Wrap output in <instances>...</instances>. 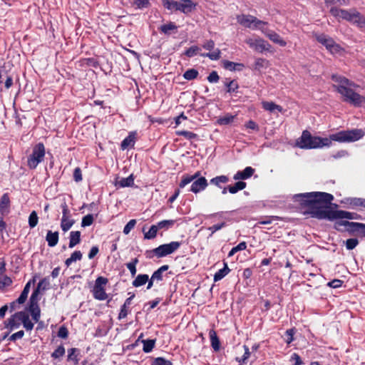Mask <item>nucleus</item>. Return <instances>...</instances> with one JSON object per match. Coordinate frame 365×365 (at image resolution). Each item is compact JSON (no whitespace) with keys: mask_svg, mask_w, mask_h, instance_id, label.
<instances>
[{"mask_svg":"<svg viewBox=\"0 0 365 365\" xmlns=\"http://www.w3.org/2000/svg\"><path fill=\"white\" fill-rule=\"evenodd\" d=\"M45 156V148L43 144L38 143L36 145L32 150L31 153L28 156L27 165L31 169H35L37 165L42 162Z\"/></svg>","mask_w":365,"mask_h":365,"instance_id":"nucleus-6","label":"nucleus"},{"mask_svg":"<svg viewBox=\"0 0 365 365\" xmlns=\"http://www.w3.org/2000/svg\"><path fill=\"white\" fill-rule=\"evenodd\" d=\"M207 186V180L204 177H200L192 182L190 191L197 193L205 189Z\"/></svg>","mask_w":365,"mask_h":365,"instance_id":"nucleus-17","label":"nucleus"},{"mask_svg":"<svg viewBox=\"0 0 365 365\" xmlns=\"http://www.w3.org/2000/svg\"><path fill=\"white\" fill-rule=\"evenodd\" d=\"M262 108L270 113H277V112L284 113V110L282 106L274 103L272 101H262Z\"/></svg>","mask_w":365,"mask_h":365,"instance_id":"nucleus-18","label":"nucleus"},{"mask_svg":"<svg viewBox=\"0 0 365 365\" xmlns=\"http://www.w3.org/2000/svg\"><path fill=\"white\" fill-rule=\"evenodd\" d=\"M234 118V115H227L222 118H219L218 123L220 125H227L233 121Z\"/></svg>","mask_w":365,"mask_h":365,"instance_id":"nucleus-50","label":"nucleus"},{"mask_svg":"<svg viewBox=\"0 0 365 365\" xmlns=\"http://www.w3.org/2000/svg\"><path fill=\"white\" fill-rule=\"evenodd\" d=\"M163 4L165 9L173 12L178 11V1L175 0H163Z\"/></svg>","mask_w":365,"mask_h":365,"instance_id":"nucleus-32","label":"nucleus"},{"mask_svg":"<svg viewBox=\"0 0 365 365\" xmlns=\"http://www.w3.org/2000/svg\"><path fill=\"white\" fill-rule=\"evenodd\" d=\"M230 269L227 266L226 262L224 263V267L218 270L215 274L214 275V281L217 282L221 280L223 277H225L229 272Z\"/></svg>","mask_w":365,"mask_h":365,"instance_id":"nucleus-28","label":"nucleus"},{"mask_svg":"<svg viewBox=\"0 0 365 365\" xmlns=\"http://www.w3.org/2000/svg\"><path fill=\"white\" fill-rule=\"evenodd\" d=\"M177 29V26L173 23H168L164 25H162L160 28V31L164 34H170V32L173 30Z\"/></svg>","mask_w":365,"mask_h":365,"instance_id":"nucleus-44","label":"nucleus"},{"mask_svg":"<svg viewBox=\"0 0 365 365\" xmlns=\"http://www.w3.org/2000/svg\"><path fill=\"white\" fill-rule=\"evenodd\" d=\"M176 133L178 135H182L185 138L189 139V140L193 139V138H196V136H197L196 134H195L192 132H190V131H186V130H178L176 132Z\"/></svg>","mask_w":365,"mask_h":365,"instance_id":"nucleus-53","label":"nucleus"},{"mask_svg":"<svg viewBox=\"0 0 365 365\" xmlns=\"http://www.w3.org/2000/svg\"><path fill=\"white\" fill-rule=\"evenodd\" d=\"M69 247L73 248L76 245L80 242L81 240V232L80 231H73L70 233L69 237Z\"/></svg>","mask_w":365,"mask_h":365,"instance_id":"nucleus-27","label":"nucleus"},{"mask_svg":"<svg viewBox=\"0 0 365 365\" xmlns=\"http://www.w3.org/2000/svg\"><path fill=\"white\" fill-rule=\"evenodd\" d=\"M203 48L212 51V52L207 53H201V56L202 57H207L211 60L216 61L218 60L220 58L221 51L218 48H215V43L212 40L207 41L205 42L202 45Z\"/></svg>","mask_w":365,"mask_h":365,"instance_id":"nucleus-12","label":"nucleus"},{"mask_svg":"<svg viewBox=\"0 0 365 365\" xmlns=\"http://www.w3.org/2000/svg\"><path fill=\"white\" fill-rule=\"evenodd\" d=\"M196 6L197 4L192 0H180L178 5V11L187 14L193 11Z\"/></svg>","mask_w":365,"mask_h":365,"instance_id":"nucleus-15","label":"nucleus"},{"mask_svg":"<svg viewBox=\"0 0 365 365\" xmlns=\"http://www.w3.org/2000/svg\"><path fill=\"white\" fill-rule=\"evenodd\" d=\"M331 78L336 83L334 86L344 98V101L354 106H359L365 102V97L361 96L353 90V88L355 87L354 83L344 77L337 75H333Z\"/></svg>","mask_w":365,"mask_h":365,"instance_id":"nucleus-3","label":"nucleus"},{"mask_svg":"<svg viewBox=\"0 0 365 365\" xmlns=\"http://www.w3.org/2000/svg\"><path fill=\"white\" fill-rule=\"evenodd\" d=\"M345 244L347 250H353L357 246V245L359 244V241L356 238H351L348 239L345 242Z\"/></svg>","mask_w":365,"mask_h":365,"instance_id":"nucleus-51","label":"nucleus"},{"mask_svg":"<svg viewBox=\"0 0 365 365\" xmlns=\"http://www.w3.org/2000/svg\"><path fill=\"white\" fill-rule=\"evenodd\" d=\"M227 91L230 93L235 91L236 89L238 88V86L235 81H231L227 84Z\"/></svg>","mask_w":365,"mask_h":365,"instance_id":"nucleus-62","label":"nucleus"},{"mask_svg":"<svg viewBox=\"0 0 365 365\" xmlns=\"http://www.w3.org/2000/svg\"><path fill=\"white\" fill-rule=\"evenodd\" d=\"M180 245L179 242H171L168 244L160 245L153 250V252L158 257H165L176 251L180 247Z\"/></svg>","mask_w":365,"mask_h":365,"instance_id":"nucleus-10","label":"nucleus"},{"mask_svg":"<svg viewBox=\"0 0 365 365\" xmlns=\"http://www.w3.org/2000/svg\"><path fill=\"white\" fill-rule=\"evenodd\" d=\"M246 187V183L240 181L236 182L234 185H230L228 186V190L230 193L235 194L239 190H243Z\"/></svg>","mask_w":365,"mask_h":365,"instance_id":"nucleus-37","label":"nucleus"},{"mask_svg":"<svg viewBox=\"0 0 365 365\" xmlns=\"http://www.w3.org/2000/svg\"><path fill=\"white\" fill-rule=\"evenodd\" d=\"M9 198L7 194L3 195L0 200V212L2 215L7 214L9 207Z\"/></svg>","mask_w":365,"mask_h":365,"instance_id":"nucleus-24","label":"nucleus"},{"mask_svg":"<svg viewBox=\"0 0 365 365\" xmlns=\"http://www.w3.org/2000/svg\"><path fill=\"white\" fill-rule=\"evenodd\" d=\"M341 227H344L348 230L361 231L365 233V224L363 223L349 222L342 220L336 221L334 223V227L336 230H340Z\"/></svg>","mask_w":365,"mask_h":365,"instance_id":"nucleus-11","label":"nucleus"},{"mask_svg":"<svg viewBox=\"0 0 365 365\" xmlns=\"http://www.w3.org/2000/svg\"><path fill=\"white\" fill-rule=\"evenodd\" d=\"M199 176V173H195L194 175L192 176H185L182 178L181 182H180L179 186L180 187H184L187 184L192 182L195 179H196Z\"/></svg>","mask_w":365,"mask_h":365,"instance_id":"nucleus-39","label":"nucleus"},{"mask_svg":"<svg viewBox=\"0 0 365 365\" xmlns=\"http://www.w3.org/2000/svg\"><path fill=\"white\" fill-rule=\"evenodd\" d=\"M11 284V279L5 275H1L0 276V288L3 289L8 286H9Z\"/></svg>","mask_w":365,"mask_h":365,"instance_id":"nucleus-47","label":"nucleus"},{"mask_svg":"<svg viewBox=\"0 0 365 365\" xmlns=\"http://www.w3.org/2000/svg\"><path fill=\"white\" fill-rule=\"evenodd\" d=\"M237 22L242 26L253 29L261 31L263 27L267 25V23L261 21L251 15H239L237 16Z\"/></svg>","mask_w":365,"mask_h":365,"instance_id":"nucleus-5","label":"nucleus"},{"mask_svg":"<svg viewBox=\"0 0 365 365\" xmlns=\"http://www.w3.org/2000/svg\"><path fill=\"white\" fill-rule=\"evenodd\" d=\"M245 42L251 48L259 53L270 51L272 48V46L260 37H251L247 38Z\"/></svg>","mask_w":365,"mask_h":365,"instance_id":"nucleus-8","label":"nucleus"},{"mask_svg":"<svg viewBox=\"0 0 365 365\" xmlns=\"http://www.w3.org/2000/svg\"><path fill=\"white\" fill-rule=\"evenodd\" d=\"M138 263V258H135V259H132L131 262L126 264V267L130 272L132 277H134L136 274V272H137L136 264Z\"/></svg>","mask_w":365,"mask_h":365,"instance_id":"nucleus-42","label":"nucleus"},{"mask_svg":"<svg viewBox=\"0 0 365 365\" xmlns=\"http://www.w3.org/2000/svg\"><path fill=\"white\" fill-rule=\"evenodd\" d=\"M255 172V170L251 167H247L242 171H238L235 175V180H246L250 178Z\"/></svg>","mask_w":365,"mask_h":365,"instance_id":"nucleus-19","label":"nucleus"},{"mask_svg":"<svg viewBox=\"0 0 365 365\" xmlns=\"http://www.w3.org/2000/svg\"><path fill=\"white\" fill-rule=\"evenodd\" d=\"M228 181V178L225 175H220L212 178L210 182L211 183L219 186L220 183H226Z\"/></svg>","mask_w":365,"mask_h":365,"instance_id":"nucleus-45","label":"nucleus"},{"mask_svg":"<svg viewBox=\"0 0 365 365\" xmlns=\"http://www.w3.org/2000/svg\"><path fill=\"white\" fill-rule=\"evenodd\" d=\"M209 335L212 348L215 351L218 350L220 348V341L217 336L216 332L214 330H210L209 332Z\"/></svg>","mask_w":365,"mask_h":365,"instance_id":"nucleus-36","label":"nucleus"},{"mask_svg":"<svg viewBox=\"0 0 365 365\" xmlns=\"http://www.w3.org/2000/svg\"><path fill=\"white\" fill-rule=\"evenodd\" d=\"M134 184V178L133 175H130L128 178H121L118 181L116 182L115 186H118L120 187H132Z\"/></svg>","mask_w":365,"mask_h":365,"instance_id":"nucleus-25","label":"nucleus"},{"mask_svg":"<svg viewBox=\"0 0 365 365\" xmlns=\"http://www.w3.org/2000/svg\"><path fill=\"white\" fill-rule=\"evenodd\" d=\"M141 342L143 344V351L145 353H149L154 348L155 344V339H148V340L142 339Z\"/></svg>","mask_w":365,"mask_h":365,"instance_id":"nucleus-33","label":"nucleus"},{"mask_svg":"<svg viewBox=\"0 0 365 365\" xmlns=\"http://www.w3.org/2000/svg\"><path fill=\"white\" fill-rule=\"evenodd\" d=\"M152 365H173L170 361L167 360L162 357L155 359Z\"/></svg>","mask_w":365,"mask_h":365,"instance_id":"nucleus-54","label":"nucleus"},{"mask_svg":"<svg viewBox=\"0 0 365 365\" xmlns=\"http://www.w3.org/2000/svg\"><path fill=\"white\" fill-rule=\"evenodd\" d=\"M197 75H198L197 71L194 69V68H191V69H189V70L186 71L184 73L183 77L186 80L190 81V80L196 78Z\"/></svg>","mask_w":365,"mask_h":365,"instance_id":"nucleus-43","label":"nucleus"},{"mask_svg":"<svg viewBox=\"0 0 365 365\" xmlns=\"http://www.w3.org/2000/svg\"><path fill=\"white\" fill-rule=\"evenodd\" d=\"M207 80L210 83H217L219 81V76L217 72L212 71L207 77Z\"/></svg>","mask_w":365,"mask_h":365,"instance_id":"nucleus-61","label":"nucleus"},{"mask_svg":"<svg viewBox=\"0 0 365 365\" xmlns=\"http://www.w3.org/2000/svg\"><path fill=\"white\" fill-rule=\"evenodd\" d=\"M315 38L326 48L334 55H342L344 49L330 37L324 34H316Z\"/></svg>","mask_w":365,"mask_h":365,"instance_id":"nucleus-7","label":"nucleus"},{"mask_svg":"<svg viewBox=\"0 0 365 365\" xmlns=\"http://www.w3.org/2000/svg\"><path fill=\"white\" fill-rule=\"evenodd\" d=\"M29 225L31 228L35 227L38 222V217L36 211H33L29 217Z\"/></svg>","mask_w":365,"mask_h":365,"instance_id":"nucleus-40","label":"nucleus"},{"mask_svg":"<svg viewBox=\"0 0 365 365\" xmlns=\"http://www.w3.org/2000/svg\"><path fill=\"white\" fill-rule=\"evenodd\" d=\"M136 224L135 220H130L127 225L124 227L123 233L125 235H128L130 232L134 228Z\"/></svg>","mask_w":365,"mask_h":365,"instance_id":"nucleus-52","label":"nucleus"},{"mask_svg":"<svg viewBox=\"0 0 365 365\" xmlns=\"http://www.w3.org/2000/svg\"><path fill=\"white\" fill-rule=\"evenodd\" d=\"M245 354L241 359L237 358L236 360L240 363H245L246 360L250 356V351L247 346L244 345Z\"/></svg>","mask_w":365,"mask_h":365,"instance_id":"nucleus-55","label":"nucleus"},{"mask_svg":"<svg viewBox=\"0 0 365 365\" xmlns=\"http://www.w3.org/2000/svg\"><path fill=\"white\" fill-rule=\"evenodd\" d=\"M261 31L266 37H267L274 43H276L282 47L286 46V41L274 31L268 29L265 26L264 27H263Z\"/></svg>","mask_w":365,"mask_h":365,"instance_id":"nucleus-13","label":"nucleus"},{"mask_svg":"<svg viewBox=\"0 0 365 365\" xmlns=\"http://www.w3.org/2000/svg\"><path fill=\"white\" fill-rule=\"evenodd\" d=\"M81 258L82 253L80 251H75L72 253L71 257L66 260L65 263L67 267H69L73 262L81 260Z\"/></svg>","mask_w":365,"mask_h":365,"instance_id":"nucleus-35","label":"nucleus"},{"mask_svg":"<svg viewBox=\"0 0 365 365\" xmlns=\"http://www.w3.org/2000/svg\"><path fill=\"white\" fill-rule=\"evenodd\" d=\"M329 12L338 21L346 20L360 29L365 27V17L356 9L346 10L332 6Z\"/></svg>","mask_w":365,"mask_h":365,"instance_id":"nucleus-4","label":"nucleus"},{"mask_svg":"<svg viewBox=\"0 0 365 365\" xmlns=\"http://www.w3.org/2000/svg\"><path fill=\"white\" fill-rule=\"evenodd\" d=\"M78 350L75 348L70 349L68 351L67 360L71 365H76L78 362Z\"/></svg>","mask_w":365,"mask_h":365,"instance_id":"nucleus-29","label":"nucleus"},{"mask_svg":"<svg viewBox=\"0 0 365 365\" xmlns=\"http://www.w3.org/2000/svg\"><path fill=\"white\" fill-rule=\"evenodd\" d=\"M68 329L65 327H61L58 332V336L62 339H66L68 336Z\"/></svg>","mask_w":365,"mask_h":365,"instance_id":"nucleus-59","label":"nucleus"},{"mask_svg":"<svg viewBox=\"0 0 365 365\" xmlns=\"http://www.w3.org/2000/svg\"><path fill=\"white\" fill-rule=\"evenodd\" d=\"M22 304H23V292H21L20 294V295L18 297L16 301L13 302L10 304V305H9L10 311L12 312V311L19 309Z\"/></svg>","mask_w":365,"mask_h":365,"instance_id":"nucleus-41","label":"nucleus"},{"mask_svg":"<svg viewBox=\"0 0 365 365\" xmlns=\"http://www.w3.org/2000/svg\"><path fill=\"white\" fill-rule=\"evenodd\" d=\"M65 354V349L63 346H59L51 354V356L57 359L61 357Z\"/></svg>","mask_w":365,"mask_h":365,"instance_id":"nucleus-57","label":"nucleus"},{"mask_svg":"<svg viewBox=\"0 0 365 365\" xmlns=\"http://www.w3.org/2000/svg\"><path fill=\"white\" fill-rule=\"evenodd\" d=\"M158 230L159 229H158L157 225H152L150 227V230L147 232L145 233V235H144L145 238L148 239V240L155 238L156 237Z\"/></svg>","mask_w":365,"mask_h":365,"instance_id":"nucleus-38","label":"nucleus"},{"mask_svg":"<svg viewBox=\"0 0 365 365\" xmlns=\"http://www.w3.org/2000/svg\"><path fill=\"white\" fill-rule=\"evenodd\" d=\"M200 48L197 46H191L190 48H189L186 51H185V55L188 57H193L195 56V55H197L200 51Z\"/></svg>","mask_w":365,"mask_h":365,"instance_id":"nucleus-46","label":"nucleus"},{"mask_svg":"<svg viewBox=\"0 0 365 365\" xmlns=\"http://www.w3.org/2000/svg\"><path fill=\"white\" fill-rule=\"evenodd\" d=\"M346 203L349 207L352 209H356L358 207H365V199L364 198H347Z\"/></svg>","mask_w":365,"mask_h":365,"instance_id":"nucleus-20","label":"nucleus"},{"mask_svg":"<svg viewBox=\"0 0 365 365\" xmlns=\"http://www.w3.org/2000/svg\"><path fill=\"white\" fill-rule=\"evenodd\" d=\"M223 67L230 71H241L244 68V65L242 63H235L230 61H222Z\"/></svg>","mask_w":365,"mask_h":365,"instance_id":"nucleus-21","label":"nucleus"},{"mask_svg":"<svg viewBox=\"0 0 365 365\" xmlns=\"http://www.w3.org/2000/svg\"><path fill=\"white\" fill-rule=\"evenodd\" d=\"M130 3L136 6L138 9H143L148 6L149 1L148 0H131Z\"/></svg>","mask_w":365,"mask_h":365,"instance_id":"nucleus-48","label":"nucleus"},{"mask_svg":"<svg viewBox=\"0 0 365 365\" xmlns=\"http://www.w3.org/2000/svg\"><path fill=\"white\" fill-rule=\"evenodd\" d=\"M38 297L36 293H33L31 297V304L29 307V312H31L32 319L35 322H38L40 317V309L37 304Z\"/></svg>","mask_w":365,"mask_h":365,"instance_id":"nucleus-16","label":"nucleus"},{"mask_svg":"<svg viewBox=\"0 0 365 365\" xmlns=\"http://www.w3.org/2000/svg\"><path fill=\"white\" fill-rule=\"evenodd\" d=\"M364 135V132L361 129H353L349 130H341L333 133L329 138H320L313 136L311 133L304 130L302 136L297 140V145L303 149H316L324 147H330L331 141L339 143H350L359 140Z\"/></svg>","mask_w":365,"mask_h":365,"instance_id":"nucleus-2","label":"nucleus"},{"mask_svg":"<svg viewBox=\"0 0 365 365\" xmlns=\"http://www.w3.org/2000/svg\"><path fill=\"white\" fill-rule=\"evenodd\" d=\"M6 328L10 331L18 329L23 324V312H18L6 321Z\"/></svg>","mask_w":365,"mask_h":365,"instance_id":"nucleus-14","label":"nucleus"},{"mask_svg":"<svg viewBox=\"0 0 365 365\" xmlns=\"http://www.w3.org/2000/svg\"><path fill=\"white\" fill-rule=\"evenodd\" d=\"M175 220H166L159 222L157 225L159 230H168L173 227L175 225Z\"/></svg>","mask_w":365,"mask_h":365,"instance_id":"nucleus-34","label":"nucleus"},{"mask_svg":"<svg viewBox=\"0 0 365 365\" xmlns=\"http://www.w3.org/2000/svg\"><path fill=\"white\" fill-rule=\"evenodd\" d=\"M334 197L331 194L322 192L300 193L294 196L295 202L309 209L312 216L319 220L330 221L343 219H358V215L344 210H334L329 207Z\"/></svg>","mask_w":365,"mask_h":365,"instance_id":"nucleus-1","label":"nucleus"},{"mask_svg":"<svg viewBox=\"0 0 365 365\" xmlns=\"http://www.w3.org/2000/svg\"><path fill=\"white\" fill-rule=\"evenodd\" d=\"M46 241L50 247H54L58 241V233L57 232L48 231L46 235Z\"/></svg>","mask_w":365,"mask_h":365,"instance_id":"nucleus-26","label":"nucleus"},{"mask_svg":"<svg viewBox=\"0 0 365 365\" xmlns=\"http://www.w3.org/2000/svg\"><path fill=\"white\" fill-rule=\"evenodd\" d=\"M108 283V279L103 277H98L95 282V285L92 290L93 297L98 300H105L108 295L105 291V286Z\"/></svg>","mask_w":365,"mask_h":365,"instance_id":"nucleus-9","label":"nucleus"},{"mask_svg":"<svg viewBox=\"0 0 365 365\" xmlns=\"http://www.w3.org/2000/svg\"><path fill=\"white\" fill-rule=\"evenodd\" d=\"M11 263L16 267V269H20L22 265V259L15 255L11 257Z\"/></svg>","mask_w":365,"mask_h":365,"instance_id":"nucleus-58","label":"nucleus"},{"mask_svg":"<svg viewBox=\"0 0 365 365\" xmlns=\"http://www.w3.org/2000/svg\"><path fill=\"white\" fill-rule=\"evenodd\" d=\"M48 285V282H47V280L46 279H42L41 281L39 282L36 290L33 293H36V297H38L40 291L41 289H45Z\"/></svg>","mask_w":365,"mask_h":365,"instance_id":"nucleus-49","label":"nucleus"},{"mask_svg":"<svg viewBox=\"0 0 365 365\" xmlns=\"http://www.w3.org/2000/svg\"><path fill=\"white\" fill-rule=\"evenodd\" d=\"M93 222V217L92 215H87L82 219L81 225L82 227L90 226Z\"/></svg>","mask_w":365,"mask_h":365,"instance_id":"nucleus-56","label":"nucleus"},{"mask_svg":"<svg viewBox=\"0 0 365 365\" xmlns=\"http://www.w3.org/2000/svg\"><path fill=\"white\" fill-rule=\"evenodd\" d=\"M270 66V63L268 60L262 58H256L254 64V68L259 71L263 69L267 68Z\"/></svg>","mask_w":365,"mask_h":365,"instance_id":"nucleus-22","label":"nucleus"},{"mask_svg":"<svg viewBox=\"0 0 365 365\" xmlns=\"http://www.w3.org/2000/svg\"><path fill=\"white\" fill-rule=\"evenodd\" d=\"M75 221L69 217H62L61 222V227L63 232H67L73 225Z\"/></svg>","mask_w":365,"mask_h":365,"instance_id":"nucleus-30","label":"nucleus"},{"mask_svg":"<svg viewBox=\"0 0 365 365\" xmlns=\"http://www.w3.org/2000/svg\"><path fill=\"white\" fill-rule=\"evenodd\" d=\"M148 281V274H138L136 278L133 281V285L135 287H140Z\"/></svg>","mask_w":365,"mask_h":365,"instance_id":"nucleus-31","label":"nucleus"},{"mask_svg":"<svg viewBox=\"0 0 365 365\" xmlns=\"http://www.w3.org/2000/svg\"><path fill=\"white\" fill-rule=\"evenodd\" d=\"M128 312H129L128 307L123 305L121 307L120 312L119 313V315H118V319H121L126 317L128 314Z\"/></svg>","mask_w":365,"mask_h":365,"instance_id":"nucleus-64","label":"nucleus"},{"mask_svg":"<svg viewBox=\"0 0 365 365\" xmlns=\"http://www.w3.org/2000/svg\"><path fill=\"white\" fill-rule=\"evenodd\" d=\"M135 140V133H130L121 143L122 150H125L129 147H133Z\"/></svg>","mask_w":365,"mask_h":365,"instance_id":"nucleus-23","label":"nucleus"},{"mask_svg":"<svg viewBox=\"0 0 365 365\" xmlns=\"http://www.w3.org/2000/svg\"><path fill=\"white\" fill-rule=\"evenodd\" d=\"M61 208H62V217H71L69 209L66 202H64L61 205Z\"/></svg>","mask_w":365,"mask_h":365,"instance_id":"nucleus-63","label":"nucleus"},{"mask_svg":"<svg viewBox=\"0 0 365 365\" xmlns=\"http://www.w3.org/2000/svg\"><path fill=\"white\" fill-rule=\"evenodd\" d=\"M343 282L340 279H333L328 283V286L331 288H339L341 286Z\"/></svg>","mask_w":365,"mask_h":365,"instance_id":"nucleus-60","label":"nucleus"}]
</instances>
